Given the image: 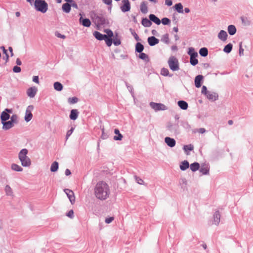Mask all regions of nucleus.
Wrapping results in <instances>:
<instances>
[{
    "label": "nucleus",
    "mask_w": 253,
    "mask_h": 253,
    "mask_svg": "<svg viewBox=\"0 0 253 253\" xmlns=\"http://www.w3.org/2000/svg\"><path fill=\"white\" fill-rule=\"evenodd\" d=\"M108 185L104 181L98 182L95 187L94 193L96 197L100 200H106L110 195Z\"/></svg>",
    "instance_id": "f257e3e1"
},
{
    "label": "nucleus",
    "mask_w": 253,
    "mask_h": 253,
    "mask_svg": "<svg viewBox=\"0 0 253 253\" xmlns=\"http://www.w3.org/2000/svg\"><path fill=\"white\" fill-rule=\"evenodd\" d=\"M28 152V150L24 148L18 154V158L21 163V165L25 167H29L31 164L30 159L27 156Z\"/></svg>",
    "instance_id": "f03ea898"
},
{
    "label": "nucleus",
    "mask_w": 253,
    "mask_h": 253,
    "mask_svg": "<svg viewBox=\"0 0 253 253\" xmlns=\"http://www.w3.org/2000/svg\"><path fill=\"white\" fill-rule=\"evenodd\" d=\"M34 5L37 11L44 13L47 10L48 4L44 0H35Z\"/></svg>",
    "instance_id": "7ed1b4c3"
},
{
    "label": "nucleus",
    "mask_w": 253,
    "mask_h": 253,
    "mask_svg": "<svg viewBox=\"0 0 253 253\" xmlns=\"http://www.w3.org/2000/svg\"><path fill=\"white\" fill-rule=\"evenodd\" d=\"M166 127L168 130L174 134H178L180 133L179 122H168Z\"/></svg>",
    "instance_id": "20e7f679"
},
{
    "label": "nucleus",
    "mask_w": 253,
    "mask_h": 253,
    "mask_svg": "<svg viewBox=\"0 0 253 253\" xmlns=\"http://www.w3.org/2000/svg\"><path fill=\"white\" fill-rule=\"evenodd\" d=\"M169 68L172 71H176L179 69L178 61L174 56H171L168 60Z\"/></svg>",
    "instance_id": "39448f33"
},
{
    "label": "nucleus",
    "mask_w": 253,
    "mask_h": 253,
    "mask_svg": "<svg viewBox=\"0 0 253 253\" xmlns=\"http://www.w3.org/2000/svg\"><path fill=\"white\" fill-rule=\"evenodd\" d=\"M94 20L97 25H104L108 24V20L102 14H95Z\"/></svg>",
    "instance_id": "423d86ee"
},
{
    "label": "nucleus",
    "mask_w": 253,
    "mask_h": 253,
    "mask_svg": "<svg viewBox=\"0 0 253 253\" xmlns=\"http://www.w3.org/2000/svg\"><path fill=\"white\" fill-rule=\"evenodd\" d=\"M150 106L156 111L160 110H166L168 109L167 107L162 103H157L151 102L150 103Z\"/></svg>",
    "instance_id": "0eeeda50"
},
{
    "label": "nucleus",
    "mask_w": 253,
    "mask_h": 253,
    "mask_svg": "<svg viewBox=\"0 0 253 253\" xmlns=\"http://www.w3.org/2000/svg\"><path fill=\"white\" fill-rule=\"evenodd\" d=\"M33 109L34 106L33 105H29L27 107L24 117L25 121L26 122H29L32 119L33 114L32 113V112L33 110Z\"/></svg>",
    "instance_id": "6e6552de"
},
{
    "label": "nucleus",
    "mask_w": 253,
    "mask_h": 253,
    "mask_svg": "<svg viewBox=\"0 0 253 253\" xmlns=\"http://www.w3.org/2000/svg\"><path fill=\"white\" fill-rule=\"evenodd\" d=\"M12 110L10 109L6 108L2 112L0 115L1 123L7 121L10 118L9 113H12Z\"/></svg>",
    "instance_id": "1a4fd4ad"
},
{
    "label": "nucleus",
    "mask_w": 253,
    "mask_h": 253,
    "mask_svg": "<svg viewBox=\"0 0 253 253\" xmlns=\"http://www.w3.org/2000/svg\"><path fill=\"white\" fill-rule=\"evenodd\" d=\"M210 167L208 164H202L200 167L199 171L203 175H207L209 173Z\"/></svg>",
    "instance_id": "9d476101"
},
{
    "label": "nucleus",
    "mask_w": 253,
    "mask_h": 253,
    "mask_svg": "<svg viewBox=\"0 0 253 253\" xmlns=\"http://www.w3.org/2000/svg\"><path fill=\"white\" fill-rule=\"evenodd\" d=\"M123 5L121 6V9L123 12H127L130 9V5L128 0H123Z\"/></svg>",
    "instance_id": "9b49d317"
},
{
    "label": "nucleus",
    "mask_w": 253,
    "mask_h": 253,
    "mask_svg": "<svg viewBox=\"0 0 253 253\" xmlns=\"http://www.w3.org/2000/svg\"><path fill=\"white\" fill-rule=\"evenodd\" d=\"M208 99L214 101L218 99V95L216 92L209 91L206 95Z\"/></svg>",
    "instance_id": "f8f14e48"
},
{
    "label": "nucleus",
    "mask_w": 253,
    "mask_h": 253,
    "mask_svg": "<svg viewBox=\"0 0 253 253\" xmlns=\"http://www.w3.org/2000/svg\"><path fill=\"white\" fill-rule=\"evenodd\" d=\"M64 192L66 194L71 204H73L75 201V197L73 192L69 189H65Z\"/></svg>",
    "instance_id": "ddd939ff"
},
{
    "label": "nucleus",
    "mask_w": 253,
    "mask_h": 253,
    "mask_svg": "<svg viewBox=\"0 0 253 253\" xmlns=\"http://www.w3.org/2000/svg\"><path fill=\"white\" fill-rule=\"evenodd\" d=\"M203 78V76L201 75H199L195 77L194 82L196 87L199 88L201 86Z\"/></svg>",
    "instance_id": "4468645a"
},
{
    "label": "nucleus",
    "mask_w": 253,
    "mask_h": 253,
    "mask_svg": "<svg viewBox=\"0 0 253 253\" xmlns=\"http://www.w3.org/2000/svg\"><path fill=\"white\" fill-rule=\"evenodd\" d=\"M79 22L81 24L86 27H89L91 25V22L88 18H83L81 16L79 19Z\"/></svg>",
    "instance_id": "2eb2a0df"
},
{
    "label": "nucleus",
    "mask_w": 253,
    "mask_h": 253,
    "mask_svg": "<svg viewBox=\"0 0 253 253\" xmlns=\"http://www.w3.org/2000/svg\"><path fill=\"white\" fill-rule=\"evenodd\" d=\"M37 91V88L36 87H31L27 90L28 96L31 98L34 97Z\"/></svg>",
    "instance_id": "dca6fc26"
},
{
    "label": "nucleus",
    "mask_w": 253,
    "mask_h": 253,
    "mask_svg": "<svg viewBox=\"0 0 253 253\" xmlns=\"http://www.w3.org/2000/svg\"><path fill=\"white\" fill-rule=\"evenodd\" d=\"M165 142L170 147H173L176 144L175 140L169 137H166L165 138Z\"/></svg>",
    "instance_id": "f3484780"
},
{
    "label": "nucleus",
    "mask_w": 253,
    "mask_h": 253,
    "mask_svg": "<svg viewBox=\"0 0 253 253\" xmlns=\"http://www.w3.org/2000/svg\"><path fill=\"white\" fill-rule=\"evenodd\" d=\"M2 124V129L5 130H8L13 127L14 125L10 122V121L3 122L1 123Z\"/></svg>",
    "instance_id": "a211bd4d"
},
{
    "label": "nucleus",
    "mask_w": 253,
    "mask_h": 253,
    "mask_svg": "<svg viewBox=\"0 0 253 253\" xmlns=\"http://www.w3.org/2000/svg\"><path fill=\"white\" fill-rule=\"evenodd\" d=\"M148 42L150 46H154L158 44L159 42V40L157 39L154 36H151L148 38Z\"/></svg>",
    "instance_id": "6ab92c4d"
},
{
    "label": "nucleus",
    "mask_w": 253,
    "mask_h": 253,
    "mask_svg": "<svg viewBox=\"0 0 253 253\" xmlns=\"http://www.w3.org/2000/svg\"><path fill=\"white\" fill-rule=\"evenodd\" d=\"M220 217L221 215L220 214V213L219 211H216L214 214H213V223L216 225H218L219 224L220 221Z\"/></svg>",
    "instance_id": "aec40b11"
},
{
    "label": "nucleus",
    "mask_w": 253,
    "mask_h": 253,
    "mask_svg": "<svg viewBox=\"0 0 253 253\" xmlns=\"http://www.w3.org/2000/svg\"><path fill=\"white\" fill-rule=\"evenodd\" d=\"M227 33L224 30H221L218 34V39L223 42H225L227 40Z\"/></svg>",
    "instance_id": "412c9836"
},
{
    "label": "nucleus",
    "mask_w": 253,
    "mask_h": 253,
    "mask_svg": "<svg viewBox=\"0 0 253 253\" xmlns=\"http://www.w3.org/2000/svg\"><path fill=\"white\" fill-rule=\"evenodd\" d=\"M79 112L77 109H72L69 115L70 119L72 120H75L78 118Z\"/></svg>",
    "instance_id": "4be33fe9"
},
{
    "label": "nucleus",
    "mask_w": 253,
    "mask_h": 253,
    "mask_svg": "<svg viewBox=\"0 0 253 253\" xmlns=\"http://www.w3.org/2000/svg\"><path fill=\"white\" fill-rule=\"evenodd\" d=\"M149 17L151 22H153L157 25H160L161 24V20L155 15L153 14H151L149 15Z\"/></svg>",
    "instance_id": "5701e85b"
},
{
    "label": "nucleus",
    "mask_w": 253,
    "mask_h": 253,
    "mask_svg": "<svg viewBox=\"0 0 253 253\" xmlns=\"http://www.w3.org/2000/svg\"><path fill=\"white\" fill-rule=\"evenodd\" d=\"M93 35L99 41L104 40L107 36L106 35H103L98 31L94 32Z\"/></svg>",
    "instance_id": "b1692460"
},
{
    "label": "nucleus",
    "mask_w": 253,
    "mask_h": 253,
    "mask_svg": "<svg viewBox=\"0 0 253 253\" xmlns=\"http://www.w3.org/2000/svg\"><path fill=\"white\" fill-rule=\"evenodd\" d=\"M141 24L145 27H150L152 24L150 19L147 18L142 19Z\"/></svg>",
    "instance_id": "393cba45"
},
{
    "label": "nucleus",
    "mask_w": 253,
    "mask_h": 253,
    "mask_svg": "<svg viewBox=\"0 0 253 253\" xmlns=\"http://www.w3.org/2000/svg\"><path fill=\"white\" fill-rule=\"evenodd\" d=\"M114 133L117 135L114 136V140H121L123 137V135L120 133L118 129L116 128L114 130Z\"/></svg>",
    "instance_id": "a878e982"
},
{
    "label": "nucleus",
    "mask_w": 253,
    "mask_h": 253,
    "mask_svg": "<svg viewBox=\"0 0 253 253\" xmlns=\"http://www.w3.org/2000/svg\"><path fill=\"white\" fill-rule=\"evenodd\" d=\"M62 8L65 12L68 13L71 11V5L69 2H66L62 5Z\"/></svg>",
    "instance_id": "bb28decb"
},
{
    "label": "nucleus",
    "mask_w": 253,
    "mask_h": 253,
    "mask_svg": "<svg viewBox=\"0 0 253 253\" xmlns=\"http://www.w3.org/2000/svg\"><path fill=\"white\" fill-rule=\"evenodd\" d=\"M144 47L141 43L138 42L136 43L135 48L136 52L141 53L144 50Z\"/></svg>",
    "instance_id": "cd10ccee"
},
{
    "label": "nucleus",
    "mask_w": 253,
    "mask_h": 253,
    "mask_svg": "<svg viewBox=\"0 0 253 253\" xmlns=\"http://www.w3.org/2000/svg\"><path fill=\"white\" fill-rule=\"evenodd\" d=\"M177 104L178 106L182 110H186L188 107V103L183 100L178 101Z\"/></svg>",
    "instance_id": "c85d7f7f"
},
{
    "label": "nucleus",
    "mask_w": 253,
    "mask_h": 253,
    "mask_svg": "<svg viewBox=\"0 0 253 253\" xmlns=\"http://www.w3.org/2000/svg\"><path fill=\"white\" fill-rule=\"evenodd\" d=\"M189 167V162L186 160H184V161H182L181 163V164L180 165V169L181 170H185Z\"/></svg>",
    "instance_id": "c756f323"
},
{
    "label": "nucleus",
    "mask_w": 253,
    "mask_h": 253,
    "mask_svg": "<svg viewBox=\"0 0 253 253\" xmlns=\"http://www.w3.org/2000/svg\"><path fill=\"white\" fill-rule=\"evenodd\" d=\"M140 10L143 13H146L148 12V7L147 6V2L146 1H142L140 4Z\"/></svg>",
    "instance_id": "7c9ffc66"
},
{
    "label": "nucleus",
    "mask_w": 253,
    "mask_h": 253,
    "mask_svg": "<svg viewBox=\"0 0 253 253\" xmlns=\"http://www.w3.org/2000/svg\"><path fill=\"white\" fill-rule=\"evenodd\" d=\"M227 30L229 34L231 36L235 35L237 31L235 26L233 25L228 26Z\"/></svg>",
    "instance_id": "2f4dec72"
},
{
    "label": "nucleus",
    "mask_w": 253,
    "mask_h": 253,
    "mask_svg": "<svg viewBox=\"0 0 253 253\" xmlns=\"http://www.w3.org/2000/svg\"><path fill=\"white\" fill-rule=\"evenodd\" d=\"M189 167L190 168L191 170L192 171L195 172L199 169L200 165L197 162H194L191 164L190 165H189Z\"/></svg>",
    "instance_id": "473e14b6"
},
{
    "label": "nucleus",
    "mask_w": 253,
    "mask_h": 253,
    "mask_svg": "<svg viewBox=\"0 0 253 253\" xmlns=\"http://www.w3.org/2000/svg\"><path fill=\"white\" fill-rule=\"evenodd\" d=\"M175 10H176L178 13H183V5L181 3H177L175 4L174 6Z\"/></svg>",
    "instance_id": "72a5a7b5"
},
{
    "label": "nucleus",
    "mask_w": 253,
    "mask_h": 253,
    "mask_svg": "<svg viewBox=\"0 0 253 253\" xmlns=\"http://www.w3.org/2000/svg\"><path fill=\"white\" fill-rule=\"evenodd\" d=\"M241 20H242V24L244 26H249L251 23V20L247 17H244V16L242 17Z\"/></svg>",
    "instance_id": "f704fd0d"
},
{
    "label": "nucleus",
    "mask_w": 253,
    "mask_h": 253,
    "mask_svg": "<svg viewBox=\"0 0 253 253\" xmlns=\"http://www.w3.org/2000/svg\"><path fill=\"white\" fill-rule=\"evenodd\" d=\"M188 54L190 55V57H197L198 56L197 52L195 51L194 48L193 47L189 48Z\"/></svg>",
    "instance_id": "c9c22d12"
},
{
    "label": "nucleus",
    "mask_w": 253,
    "mask_h": 253,
    "mask_svg": "<svg viewBox=\"0 0 253 253\" xmlns=\"http://www.w3.org/2000/svg\"><path fill=\"white\" fill-rule=\"evenodd\" d=\"M113 42L114 44L116 46H118L121 43V42L120 39L118 38V35L117 33H115V36L114 37Z\"/></svg>",
    "instance_id": "e433bc0d"
},
{
    "label": "nucleus",
    "mask_w": 253,
    "mask_h": 253,
    "mask_svg": "<svg viewBox=\"0 0 253 253\" xmlns=\"http://www.w3.org/2000/svg\"><path fill=\"white\" fill-rule=\"evenodd\" d=\"M180 125L185 129L187 130H189L191 128L190 125L188 124V123L186 121H181L180 122Z\"/></svg>",
    "instance_id": "4c0bfd02"
},
{
    "label": "nucleus",
    "mask_w": 253,
    "mask_h": 253,
    "mask_svg": "<svg viewBox=\"0 0 253 253\" xmlns=\"http://www.w3.org/2000/svg\"><path fill=\"white\" fill-rule=\"evenodd\" d=\"M199 54L201 56L206 57L208 54V50L206 47H202L199 50Z\"/></svg>",
    "instance_id": "58836bf2"
},
{
    "label": "nucleus",
    "mask_w": 253,
    "mask_h": 253,
    "mask_svg": "<svg viewBox=\"0 0 253 253\" xmlns=\"http://www.w3.org/2000/svg\"><path fill=\"white\" fill-rule=\"evenodd\" d=\"M11 168L12 170L16 171H22L23 170L22 168L16 164H12Z\"/></svg>",
    "instance_id": "ea45409f"
},
{
    "label": "nucleus",
    "mask_w": 253,
    "mask_h": 253,
    "mask_svg": "<svg viewBox=\"0 0 253 253\" xmlns=\"http://www.w3.org/2000/svg\"><path fill=\"white\" fill-rule=\"evenodd\" d=\"M233 45L232 43H229L224 46L223 51L224 52L229 53L232 49Z\"/></svg>",
    "instance_id": "a19ab883"
},
{
    "label": "nucleus",
    "mask_w": 253,
    "mask_h": 253,
    "mask_svg": "<svg viewBox=\"0 0 253 253\" xmlns=\"http://www.w3.org/2000/svg\"><path fill=\"white\" fill-rule=\"evenodd\" d=\"M53 86L54 89L57 91H61L63 89V85L59 82L54 83Z\"/></svg>",
    "instance_id": "79ce46f5"
},
{
    "label": "nucleus",
    "mask_w": 253,
    "mask_h": 253,
    "mask_svg": "<svg viewBox=\"0 0 253 253\" xmlns=\"http://www.w3.org/2000/svg\"><path fill=\"white\" fill-rule=\"evenodd\" d=\"M58 169V162L55 161L54 162L51 166L50 170L52 172H55Z\"/></svg>",
    "instance_id": "37998d69"
},
{
    "label": "nucleus",
    "mask_w": 253,
    "mask_h": 253,
    "mask_svg": "<svg viewBox=\"0 0 253 253\" xmlns=\"http://www.w3.org/2000/svg\"><path fill=\"white\" fill-rule=\"evenodd\" d=\"M4 190L6 195L12 196L13 194L12 190L9 185H6L5 187Z\"/></svg>",
    "instance_id": "c03bdc74"
},
{
    "label": "nucleus",
    "mask_w": 253,
    "mask_h": 253,
    "mask_svg": "<svg viewBox=\"0 0 253 253\" xmlns=\"http://www.w3.org/2000/svg\"><path fill=\"white\" fill-rule=\"evenodd\" d=\"M138 57L140 59L145 61L148 62L149 60L148 56L146 54L142 52L141 53H140Z\"/></svg>",
    "instance_id": "a18cd8bd"
},
{
    "label": "nucleus",
    "mask_w": 253,
    "mask_h": 253,
    "mask_svg": "<svg viewBox=\"0 0 253 253\" xmlns=\"http://www.w3.org/2000/svg\"><path fill=\"white\" fill-rule=\"evenodd\" d=\"M10 122H12L14 125V124H17L18 123V116L16 114L12 115L11 117L10 116Z\"/></svg>",
    "instance_id": "49530a36"
},
{
    "label": "nucleus",
    "mask_w": 253,
    "mask_h": 253,
    "mask_svg": "<svg viewBox=\"0 0 253 253\" xmlns=\"http://www.w3.org/2000/svg\"><path fill=\"white\" fill-rule=\"evenodd\" d=\"M193 149H194V146L192 144L184 145L183 147V150L185 151V152L187 153V154H188V153H187V150L192 151L193 150Z\"/></svg>",
    "instance_id": "de8ad7c7"
},
{
    "label": "nucleus",
    "mask_w": 253,
    "mask_h": 253,
    "mask_svg": "<svg viewBox=\"0 0 253 253\" xmlns=\"http://www.w3.org/2000/svg\"><path fill=\"white\" fill-rule=\"evenodd\" d=\"M104 40L108 46H110L113 43V40L112 38H109L107 36H106Z\"/></svg>",
    "instance_id": "09e8293b"
},
{
    "label": "nucleus",
    "mask_w": 253,
    "mask_h": 253,
    "mask_svg": "<svg viewBox=\"0 0 253 253\" xmlns=\"http://www.w3.org/2000/svg\"><path fill=\"white\" fill-rule=\"evenodd\" d=\"M161 74L164 76L171 77L172 75H169V71L168 69L162 68L161 71Z\"/></svg>",
    "instance_id": "8fccbe9b"
},
{
    "label": "nucleus",
    "mask_w": 253,
    "mask_h": 253,
    "mask_svg": "<svg viewBox=\"0 0 253 253\" xmlns=\"http://www.w3.org/2000/svg\"><path fill=\"white\" fill-rule=\"evenodd\" d=\"M130 31L131 32V34L134 37V39L137 41H139L141 40V39L139 38L138 35L136 34V33L135 32V31L132 29H130Z\"/></svg>",
    "instance_id": "3c124183"
},
{
    "label": "nucleus",
    "mask_w": 253,
    "mask_h": 253,
    "mask_svg": "<svg viewBox=\"0 0 253 253\" xmlns=\"http://www.w3.org/2000/svg\"><path fill=\"white\" fill-rule=\"evenodd\" d=\"M126 85L127 89H128L129 91L130 92L132 96L134 98V95L133 88L132 86H131V85L129 84L126 82Z\"/></svg>",
    "instance_id": "603ef678"
},
{
    "label": "nucleus",
    "mask_w": 253,
    "mask_h": 253,
    "mask_svg": "<svg viewBox=\"0 0 253 253\" xmlns=\"http://www.w3.org/2000/svg\"><path fill=\"white\" fill-rule=\"evenodd\" d=\"M190 62L193 66H195L198 63V60L196 59V57H193L190 58Z\"/></svg>",
    "instance_id": "864d4df0"
},
{
    "label": "nucleus",
    "mask_w": 253,
    "mask_h": 253,
    "mask_svg": "<svg viewBox=\"0 0 253 253\" xmlns=\"http://www.w3.org/2000/svg\"><path fill=\"white\" fill-rule=\"evenodd\" d=\"M78 101V99L76 97H70L68 98V102L70 104H75Z\"/></svg>",
    "instance_id": "5fc2aeb1"
},
{
    "label": "nucleus",
    "mask_w": 253,
    "mask_h": 253,
    "mask_svg": "<svg viewBox=\"0 0 253 253\" xmlns=\"http://www.w3.org/2000/svg\"><path fill=\"white\" fill-rule=\"evenodd\" d=\"M161 40L162 42H164L165 43H169V35L168 34L164 35L163 36Z\"/></svg>",
    "instance_id": "6e6d98bb"
},
{
    "label": "nucleus",
    "mask_w": 253,
    "mask_h": 253,
    "mask_svg": "<svg viewBox=\"0 0 253 253\" xmlns=\"http://www.w3.org/2000/svg\"><path fill=\"white\" fill-rule=\"evenodd\" d=\"M163 25H169L170 23V20L166 17L163 18L161 21Z\"/></svg>",
    "instance_id": "4d7b16f0"
},
{
    "label": "nucleus",
    "mask_w": 253,
    "mask_h": 253,
    "mask_svg": "<svg viewBox=\"0 0 253 253\" xmlns=\"http://www.w3.org/2000/svg\"><path fill=\"white\" fill-rule=\"evenodd\" d=\"M74 129H75L74 127H72L70 129L68 130V131L67 132L66 135V140L68 139L69 136L72 134Z\"/></svg>",
    "instance_id": "13d9d810"
},
{
    "label": "nucleus",
    "mask_w": 253,
    "mask_h": 253,
    "mask_svg": "<svg viewBox=\"0 0 253 253\" xmlns=\"http://www.w3.org/2000/svg\"><path fill=\"white\" fill-rule=\"evenodd\" d=\"M105 32L107 34V36L110 38H111L112 37H113L114 36V34H113V32L110 30V29H106L105 30Z\"/></svg>",
    "instance_id": "bf43d9fd"
},
{
    "label": "nucleus",
    "mask_w": 253,
    "mask_h": 253,
    "mask_svg": "<svg viewBox=\"0 0 253 253\" xmlns=\"http://www.w3.org/2000/svg\"><path fill=\"white\" fill-rule=\"evenodd\" d=\"M209 91L207 90V88L206 86L203 85L202 87L201 93L203 94L206 95Z\"/></svg>",
    "instance_id": "052dcab7"
},
{
    "label": "nucleus",
    "mask_w": 253,
    "mask_h": 253,
    "mask_svg": "<svg viewBox=\"0 0 253 253\" xmlns=\"http://www.w3.org/2000/svg\"><path fill=\"white\" fill-rule=\"evenodd\" d=\"M21 71V69L20 67H18V66H15L13 68V71L14 73H20Z\"/></svg>",
    "instance_id": "680f3d73"
},
{
    "label": "nucleus",
    "mask_w": 253,
    "mask_h": 253,
    "mask_svg": "<svg viewBox=\"0 0 253 253\" xmlns=\"http://www.w3.org/2000/svg\"><path fill=\"white\" fill-rule=\"evenodd\" d=\"M193 132H199L200 133H204L206 132V129L204 128H200L198 129H195L193 131Z\"/></svg>",
    "instance_id": "e2e57ef3"
},
{
    "label": "nucleus",
    "mask_w": 253,
    "mask_h": 253,
    "mask_svg": "<svg viewBox=\"0 0 253 253\" xmlns=\"http://www.w3.org/2000/svg\"><path fill=\"white\" fill-rule=\"evenodd\" d=\"M102 135H101V138L103 139H105L108 138V135L105 133L104 132V128L103 127L102 129Z\"/></svg>",
    "instance_id": "0e129e2a"
},
{
    "label": "nucleus",
    "mask_w": 253,
    "mask_h": 253,
    "mask_svg": "<svg viewBox=\"0 0 253 253\" xmlns=\"http://www.w3.org/2000/svg\"><path fill=\"white\" fill-rule=\"evenodd\" d=\"M135 180H136V182L138 184H141V185L143 184L144 181L141 178H140V177H137L136 176H135Z\"/></svg>",
    "instance_id": "69168bd1"
},
{
    "label": "nucleus",
    "mask_w": 253,
    "mask_h": 253,
    "mask_svg": "<svg viewBox=\"0 0 253 253\" xmlns=\"http://www.w3.org/2000/svg\"><path fill=\"white\" fill-rule=\"evenodd\" d=\"M66 215L69 217L72 218L74 216V211L73 210H70L69 212L66 214Z\"/></svg>",
    "instance_id": "338daca9"
},
{
    "label": "nucleus",
    "mask_w": 253,
    "mask_h": 253,
    "mask_svg": "<svg viewBox=\"0 0 253 253\" xmlns=\"http://www.w3.org/2000/svg\"><path fill=\"white\" fill-rule=\"evenodd\" d=\"M114 220L113 217H110L105 219V222L107 224L110 223Z\"/></svg>",
    "instance_id": "774afa93"
}]
</instances>
